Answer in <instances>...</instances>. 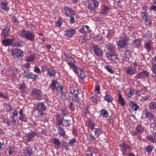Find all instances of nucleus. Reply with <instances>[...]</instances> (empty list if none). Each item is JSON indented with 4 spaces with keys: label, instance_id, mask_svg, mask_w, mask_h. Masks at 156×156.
<instances>
[{
    "label": "nucleus",
    "instance_id": "1",
    "mask_svg": "<svg viewBox=\"0 0 156 156\" xmlns=\"http://www.w3.org/2000/svg\"><path fill=\"white\" fill-rule=\"evenodd\" d=\"M20 34L22 37L32 41L34 39V35L32 32L21 30L20 31Z\"/></svg>",
    "mask_w": 156,
    "mask_h": 156
},
{
    "label": "nucleus",
    "instance_id": "2",
    "mask_svg": "<svg viewBox=\"0 0 156 156\" xmlns=\"http://www.w3.org/2000/svg\"><path fill=\"white\" fill-rule=\"evenodd\" d=\"M129 38L126 36L122 40H119L117 42L118 48L119 49L126 48L129 45L128 40Z\"/></svg>",
    "mask_w": 156,
    "mask_h": 156
},
{
    "label": "nucleus",
    "instance_id": "3",
    "mask_svg": "<svg viewBox=\"0 0 156 156\" xmlns=\"http://www.w3.org/2000/svg\"><path fill=\"white\" fill-rule=\"evenodd\" d=\"M12 54L14 59L17 61L23 56V52L20 49H14L12 51Z\"/></svg>",
    "mask_w": 156,
    "mask_h": 156
},
{
    "label": "nucleus",
    "instance_id": "4",
    "mask_svg": "<svg viewBox=\"0 0 156 156\" xmlns=\"http://www.w3.org/2000/svg\"><path fill=\"white\" fill-rule=\"evenodd\" d=\"M90 48L94 52L95 55L97 56L102 55V50L100 48L99 46L96 44H92L90 46Z\"/></svg>",
    "mask_w": 156,
    "mask_h": 156
},
{
    "label": "nucleus",
    "instance_id": "5",
    "mask_svg": "<svg viewBox=\"0 0 156 156\" xmlns=\"http://www.w3.org/2000/svg\"><path fill=\"white\" fill-rule=\"evenodd\" d=\"M149 74V73L146 70L143 71L136 75L134 77V78L136 80L139 79H143L144 77H148Z\"/></svg>",
    "mask_w": 156,
    "mask_h": 156
},
{
    "label": "nucleus",
    "instance_id": "6",
    "mask_svg": "<svg viewBox=\"0 0 156 156\" xmlns=\"http://www.w3.org/2000/svg\"><path fill=\"white\" fill-rule=\"evenodd\" d=\"M98 5L99 3L97 1H94L92 3L88 4L87 6V8L91 12L96 9L97 8Z\"/></svg>",
    "mask_w": 156,
    "mask_h": 156
},
{
    "label": "nucleus",
    "instance_id": "7",
    "mask_svg": "<svg viewBox=\"0 0 156 156\" xmlns=\"http://www.w3.org/2000/svg\"><path fill=\"white\" fill-rule=\"evenodd\" d=\"M58 125L66 126L69 125V121L64 119L63 118L61 117L58 120Z\"/></svg>",
    "mask_w": 156,
    "mask_h": 156
},
{
    "label": "nucleus",
    "instance_id": "8",
    "mask_svg": "<svg viewBox=\"0 0 156 156\" xmlns=\"http://www.w3.org/2000/svg\"><path fill=\"white\" fill-rule=\"evenodd\" d=\"M31 93L35 95L37 99L40 100L42 98V95L41 94V91L38 89H34L32 90Z\"/></svg>",
    "mask_w": 156,
    "mask_h": 156
},
{
    "label": "nucleus",
    "instance_id": "9",
    "mask_svg": "<svg viewBox=\"0 0 156 156\" xmlns=\"http://www.w3.org/2000/svg\"><path fill=\"white\" fill-rule=\"evenodd\" d=\"M64 9L65 10V14L67 16H70L74 15L75 13V11L74 10L68 7H65Z\"/></svg>",
    "mask_w": 156,
    "mask_h": 156
},
{
    "label": "nucleus",
    "instance_id": "10",
    "mask_svg": "<svg viewBox=\"0 0 156 156\" xmlns=\"http://www.w3.org/2000/svg\"><path fill=\"white\" fill-rule=\"evenodd\" d=\"M64 54L65 59L67 60L68 64L72 62H73L74 63H75V60L69 55L67 53H66L65 51H64Z\"/></svg>",
    "mask_w": 156,
    "mask_h": 156
},
{
    "label": "nucleus",
    "instance_id": "11",
    "mask_svg": "<svg viewBox=\"0 0 156 156\" xmlns=\"http://www.w3.org/2000/svg\"><path fill=\"white\" fill-rule=\"evenodd\" d=\"M14 40L13 38L12 39H11L10 38H5L2 41V44L5 46H9L12 44V41Z\"/></svg>",
    "mask_w": 156,
    "mask_h": 156
},
{
    "label": "nucleus",
    "instance_id": "12",
    "mask_svg": "<svg viewBox=\"0 0 156 156\" xmlns=\"http://www.w3.org/2000/svg\"><path fill=\"white\" fill-rule=\"evenodd\" d=\"M10 30V27L8 26L6 27L2 32V36L4 37H6L8 36Z\"/></svg>",
    "mask_w": 156,
    "mask_h": 156
},
{
    "label": "nucleus",
    "instance_id": "13",
    "mask_svg": "<svg viewBox=\"0 0 156 156\" xmlns=\"http://www.w3.org/2000/svg\"><path fill=\"white\" fill-rule=\"evenodd\" d=\"M25 76L28 79H31L33 80H36L37 78V76L33 74L32 73L27 72V73L24 74Z\"/></svg>",
    "mask_w": 156,
    "mask_h": 156
},
{
    "label": "nucleus",
    "instance_id": "14",
    "mask_svg": "<svg viewBox=\"0 0 156 156\" xmlns=\"http://www.w3.org/2000/svg\"><path fill=\"white\" fill-rule=\"evenodd\" d=\"M125 69L126 73L129 75H132L135 73V72L132 66H128L126 67Z\"/></svg>",
    "mask_w": 156,
    "mask_h": 156
},
{
    "label": "nucleus",
    "instance_id": "15",
    "mask_svg": "<svg viewBox=\"0 0 156 156\" xmlns=\"http://www.w3.org/2000/svg\"><path fill=\"white\" fill-rule=\"evenodd\" d=\"M46 109V106L44 103H38L37 106V110L39 112H43Z\"/></svg>",
    "mask_w": 156,
    "mask_h": 156
},
{
    "label": "nucleus",
    "instance_id": "16",
    "mask_svg": "<svg viewBox=\"0 0 156 156\" xmlns=\"http://www.w3.org/2000/svg\"><path fill=\"white\" fill-rule=\"evenodd\" d=\"M59 85L58 82L55 80H53L50 85V87L53 90H55Z\"/></svg>",
    "mask_w": 156,
    "mask_h": 156
},
{
    "label": "nucleus",
    "instance_id": "17",
    "mask_svg": "<svg viewBox=\"0 0 156 156\" xmlns=\"http://www.w3.org/2000/svg\"><path fill=\"white\" fill-rule=\"evenodd\" d=\"M36 135L35 132L33 131H31L29 133L27 136V140L28 142H30L32 140Z\"/></svg>",
    "mask_w": 156,
    "mask_h": 156
},
{
    "label": "nucleus",
    "instance_id": "18",
    "mask_svg": "<svg viewBox=\"0 0 156 156\" xmlns=\"http://www.w3.org/2000/svg\"><path fill=\"white\" fill-rule=\"evenodd\" d=\"M75 32V30L73 29H68L66 33V36L68 37H73Z\"/></svg>",
    "mask_w": 156,
    "mask_h": 156
},
{
    "label": "nucleus",
    "instance_id": "19",
    "mask_svg": "<svg viewBox=\"0 0 156 156\" xmlns=\"http://www.w3.org/2000/svg\"><path fill=\"white\" fill-rule=\"evenodd\" d=\"M141 44V41L140 39H136L134 40L133 42V47L136 48H139L140 47Z\"/></svg>",
    "mask_w": 156,
    "mask_h": 156
},
{
    "label": "nucleus",
    "instance_id": "20",
    "mask_svg": "<svg viewBox=\"0 0 156 156\" xmlns=\"http://www.w3.org/2000/svg\"><path fill=\"white\" fill-rule=\"evenodd\" d=\"M129 104L133 110L136 111L139 108V106L137 105L136 103L133 101H131Z\"/></svg>",
    "mask_w": 156,
    "mask_h": 156
},
{
    "label": "nucleus",
    "instance_id": "21",
    "mask_svg": "<svg viewBox=\"0 0 156 156\" xmlns=\"http://www.w3.org/2000/svg\"><path fill=\"white\" fill-rule=\"evenodd\" d=\"M151 41L146 42L144 44V48L146 49L148 52H150L152 49V47L151 45Z\"/></svg>",
    "mask_w": 156,
    "mask_h": 156
},
{
    "label": "nucleus",
    "instance_id": "22",
    "mask_svg": "<svg viewBox=\"0 0 156 156\" xmlns=\"http://www.w3.org/2000/svg\"><path fill=\"white\" fill-rule=\"evenodd\" d=\"M120 146L121 151L123 152L127 149H131V148L128 144L124 143H122L121 144Z\"/></svg>",
    "mask_w": 156,
    "mask_h": 156
},
{
    "label": "nucleus",
    "instance_id": "23",
    "mask_svg": "<svg viewBox=\"0 0 156 156\" xmlns=\"http://www.w3.org/2000/svg\"><path fill=\"white\" fill-rule=\"evenodd\" d=\"M1 8L5 11H8L10 8L7 2H3L1 3Z\"/></svg>",
    "mask_w": 156,
    "mask_h": 156
},
{
    "label": "nucleus",
    "instance_id": "24",
    "mask_svg": "<svg viewBox=\"0 0 156 156\" xmlns=\"http://www.w3.org/2000/svg\"><path fill=\"white\" fill-rule=\"evenodd\" d=\"M23 153L25 154V156H30L32 154V149L30 147H27L26 149L24 151Z\"/></svg>",
    "mask_w": 156,
    "mask_h": 156
},
{
    "label": "nucleus",
    "instance_id": "25",
    "mask_svg": "<svg viewBox=\"0 0 156 156\" xmlns=\"http://www.w3.org/2000/svg\"><path fill=\"white\" fill-rule=\"evenodd\" d=\"M93 130V131L96 137L98 136L102 132L101 130L99 128H94Z\"/></svg>",
    "mask_w": 156,
    "mask_h": 156
},
{
    "label": "nucleus",
    "instance_id": "26",
    "mask_svg": "<svg viewBox=\"0 0 156 156\" xmlns=\"http://www.w3.org/2000/svg\"><path fill=\"white\" fill-rule=\"evenodd\" d=\"M142 13L144 14V16H143V19L145 20L147 22L149 23V24H150L151 23V21L148 18L149 16L147 15V14L145 12H143Z\"/></svg>",
    "mask_w": 156,
    "mask_h": 156
},
{
    "label": "nucleus",
    "instance_id": "27",
    "mask_svg": "<svg viewBox=\"0 0 156 156\" xmlns=\"http://www.w3.org/2000/svg\"><path fill=\"white\" fill-rule=\"evenodd\" d=\"M123 54H125V56L127 58H129L131 56L132 51L129 50L126 51H124L123 52Z\"/></svg>",
    "mask_w": 156,
    "mask_h": 156
},
{
    "label": "nucleus",
    "instance_id": "28",
    "mask_svg": "<svg viewBox=\"0 0 156 156\" xmlns=\"http://www.w3.org/2000/svg\"><path fill=\"white\" fill-rule=\"evenodd\" d=\"M56 71L53 69H49L47 72V74L50 77H55L56 74Z\"/></svg>",
    "mask_w": 156,
    "mask_h": 156
},
{
    "label": "nucleus",
    "instance_id": "29",
    "mask_svg": "<svg viewBox=\"0 0 156 156\" xmlns=\"http://www.w3.org/2000/svg\"><path fill=\"white\" fill-rule=\"evenodd\" d=\"M58 134L61 136L63 137L66 135L65 130L61 127H58Z\"/></svg>",
    "mask_w": 156,
    "mask_h": 156
},
{
    "label": "nucleus",
    "instance_id": "30",
    "mask_svg": "<svg viewBox=\"0 0 156 156\" xmlns=\"http://www.w3.org/2000/svg\"><path fill=\"white\" fill-rule=\"evenodd\" d=\"M104 100L108 102H111L112 101L113 98L108 94L105 96Z\"/></svg>",
    "mask_w": 156,
    "mask_h": 156
},
{
    "label": "nucleus",
    "instance_id": "31",
    "mask_svg": "<svg viewBox=\"0 0 156 156\" xmlns=\"http://www.w3.org/2000/svg\"><path fill=\"white\" fill-rule=\"evenodd\" d=\"M100 114L102 116L105 118H107L108 116V112L106 111L105 109H103L101 110Z\"/></svg>",
    "mask_w": 156,
    "mask_h": 156
},
{
    "label": "nucleus",
    "instance_id": "32",
    "mask_svg": "<svg viewBox=\"0 0 156 156\" xmlns=\"http://www.w3.org/2000/svg\"><path fill=\"white\" fill-rule=\"evenodd\" d=\"M153 148L151 145H148L145 149V152H147L148 155H150L152 151Z\"/></svg>",
    "mask_w": 156,
    "mask_h": 156
},
{
    "label": "nucleus",
    "instance_id": "33",
    "mask_svg": "<svg viewBox=\"0 0 156 156\" xmlns=\"http://www.w3.org/2000/svg\"><path fill=\"white\" fill-rule=\"evenodd\" d=\"M149 107L150 109H156V102H151L149 105Z\"/></svg>",
    "mask_w": 156,
    "mask_h": 156
},
{
    "label": "nucleus",
    "instance_id": "34",
    "mask_svg": "<svg viewBox=\"0 0 156 156\" xmlns=\"http://www.w3.org/2000/svg\"><path fill=\"white\" fill-rule=\"evenodd\" d=\"M88 38L87 35H84L83 36H82L80 38L79 41L82 43L88 40Z\"/></svg>",
    "mask_w": 156,
    "mask_h": 156
},
{
    "label": "nucleus",
    "instance_id": "35",
    "mask_svg": "<svg viewBox=\"0 0 156 156\" xmlns=\"http://www.w3.org/2000/svg\"><path fill=\"white\" fill-rule=\"evenodd\" d=\"M136 130L138 133H143L144 131V128L141 125H138L136 128Z\"/></svg>",
    "mask_w": 156,
    "mask_h": 156
},
{
    "label": "nucleus",
    "instance_id": "36",
    "mask_svg": "<svg viewBox=\"0 0 156 156\" xmlns=\"http://www.w3.org/2000/svg\"><path fill=\"white\" fill-rule=\"evenodd\" d=\"M88 123L90 127V129L93 130L95 127V124L90 120H88Z\"/></svg>",
    "mask_w": 156,
    "mask_h": 156
},
{
    "label": "nucleus",
    "instance_id": "37",
    "mask_svg": "<svg viewBox=\"0 0 156 156\" xmlns=\"http://www.w3.org/2000/svg\"><path fill=\"white\" fill-rule=\"evenodd\" d=\"M70 92L72 94H77L78 92V90L77 88L72 87L70 88Z\"/></svg>",
    "mask_w": 156,
    "mask_h": 156
},
{
    "label": "nucleus",
    "instance_id": "38",
    "mask_svg": "<svg viewBox=\"0 0 156 156\" xmlns=\"http://www.w3.org/2000/svg\"><path fill=\"white\" fill-rule=\"evenodd\" d=\"M119 101L121 105L123 106L125 105V103L123 98H122L121 94H119Z\"/></svg>",
    "mask_w": 156,
    "mask_h": 156
},
{
    "label": "nucleus",
    "instance_id": "39",
    "mask_svg": "<svg viewBox=\"0 0 156 156\" xmlns=\"http://www.w3.org/2000/svg\"><path fill=\"white\" fill-rule=\"evenodd\" d=\"M73 101L76 102H77L76 104L79 103V98L78 97L77 94H75L72 97Z\"/></svg>",
    "mask_w": 156,
    "mask_h": 156
},
{
    "label": "nucleus",
    "instance_id": "40",
    "mask_svg": "<svg viewBox=\"0 0 156 156\" xmlns=\"http://www.w3.org/2000/svg\"><path fill=\"white\" fill-rule=\"evenodd\" d=\"M53 143L57 147L60 146L61 144L59 140L56 138H53Z\"/></svg>",
    "mask_w": 156,
    "mask_h": 156
},
{
    "label": "nucleus",
    "instance_id": "41",
    "mask_svg": "<svg viewBox=\"0 0 156 156\" xmlns=\"http://www.w3.org/2000/svg\"><path fill=\"white\" fill-rule=\"evenodd\" d=\"M106 47L108 49L111 51L113 50L114 48L113 45L110 43H107L106 44Z\"/></svg>",
    "mask_w": 156,
    "mask_h": 156
},
{
    "label": "nucleus",
    "instance_id": "42",
    "mask_svg": "<svg viewBox=\"0 0 156 156\" xmlns=\"http://www.w3.org/2000/svg\"><path fill=\"white\" fill-rule=\"evenodd\" d=\"M147 139L150 141L152 143H155L156 142V140L153 138V137L151 135L147 137Z\"/></svg>",
    "mask_w": 156,
    "mask_h": 156
},
{
    "label": "nucleus",
    "instance_id": "43",
    "mask_svg": "<svg viewBox=\"0 0 156 156\" xmlns=\"http://www.w3.org/2000/svg\"><path fill=\"white\" fill-rule=\"evenodd\" d=\"M49 69L47 65H44L41 66V70L43 72L46 71H48Z\"/></svg>",
    "mask_w": 156,
    "mask_h": 156
},
{
    "label": "nucleus",
    "instance_id": "44",
    "mask_svg": "<svg viewBox=\"0 0 156 156\" xmlns=\"http://www.w3.org/2000/svg\"><path fill=\"white\" fill-rule=\"evenodd\" d=\"M34 57L32 55H30L27 58V62H32L34 60Z\"/></svg>",
    "mask_w": 156,
    "mask_h": 156
},
{
    "label": "nucleus",
    "instance_id": "45",
    "mask_svg": "<svg viewBox=\"0 0 156 156\" xmlns=\"http://www.w3.org/2000/svg\"><path fill=\"white\" fill-rule=\"evenodd\" d=\"M56 89L58 93L61 94L63 92V87L59 85Z\"/></svg>",
    "mask_w": 156,
    "mask_h": 156
},
{
    "label": "nucleus",
    "instance_id": "46",
    "mask_svg": "<svg viewBox=\"0 0 156 156\" xmlns=\"http://www.w3.org/2000/svg\"><path fill=\"white\" fill-rule=\"evenodd\" d=\"M105 68L107 71L111 73H113L114 72L111 67L108 65H106L105 66Z\"/></svg>",
    "mask_w": 156,
    "mask_h": 156
},
{
    "label": "nucleus",
    "instance_id": "47",
    "mask_svg": "<svg viewBox=\"0 0 156 156\" xmlns=\"http://www.w3.org/2000/svg\"><path fill=\"white\" fill-rule=\"evenodd\" d=\"M12 20L13 21L14 23L16 25H18L19 23V21L18 20L16 16H13Z\"/></svg>",
    "mask_w": 156,
    "mask_h": 156
},
{
    "label": "nucleus",
    "instance_id": "48",
    "mask_svg": "<svg viewBox=\"0 0 156 156\" xmlns=\"http://www.w3.org/2000/svg\"><path fill=\"white\" fill-rule=\"evenodd\" d=\"M145 115L146 116V117L149 118V117H154V115L151 112H149L147 111H145Z\"/></svg>",
    "mask_w": 156,
    "mask_h": 156
},
{
    "label": "nucleus",
    "instance_id": "49",
    "mask_svg": "<svg viewBox=\"0 0 156 156\" xmlns=\"http://www.w3.org/2000/svg\"><path fill=\"white\" fill-rule=\"evenodd\" d=\"M69 17L70 19L69 20V23L71 24L74 23L75 20L73 15Z\"/></svg>",
    "mask_w": 156,
    "mask_h": 156
},
{
    "label": "nucleus",
    "instance_id": "50",
    "mask_svg": "<svg viewBox=\"0 0 156 156\" xmlns=\"http://www.w3.org/2000/svg\"><path fill=\"white\" fill-rule=\"evenodd\" d=\"M26 115L24 114L20 115L19 119L22 121L25 122L26 121V120L25 119Z\"/></svg>",
    "mask_w": 156,
    "mask_h": 156
},
{
    "label": "nucleus",
    "instance_id": "51",
    "mask_svg": "<svg viewBox=\"0 0 156 156\" xmlns=\"http://www.w3.org/2000/svg\"><path fill=\"white\" fill-rule=\"evenodd\" d=\"M2 98L4 99H7L8 98V96L5 95L4 93L0 92V98Z\"/></svg>",
    "mask_w": 156,
    "mask_h": 156
},
{
    "label": "nucleus",
    "instance_id": "52",
    "mask_svg": "<svg viewBox=\"0 0 156 156\" xmlns=\"http://www.w3.org/2000/svg\"><path fill=\"white\" fill-rule=\"evenodd\" d=\"M109 8L106 7L105 6H103V8L102 11L101 12L102 14H107V11H108Z\"/></svg>",
    "mask_w": 156,
    "mask_h": 156
},
{
    "label": "nucleus",
    "instance_id": "53",
    "mask_svg": "<svg viewBox=\"0 0 156 156\" xmlns=\"http://www.w3.org/2000/svg\"><path fill=\"white\" fill-rule=\"evenodd\" d=\"M152 35V32L150 30H148L145 34V36L146 37L151 38V37Z\"/></svg>",
    "mask_w": 156,
    "mask_h": 156
},
{
    "label": "nucleus",
    "instance_id": "54",
    "mask_svg": "<svg viewBox=\"0 0 156 156\" xmlns=\"http://www.w3.org/2000/svg\"><path fill=\"white\" fill-rule=\"evenodd\" d=\"M34 71L36 73H40L41 72V71L39 67L37 66H35L34 68Z\"/></svg>",
    "mask_w": 156,
    "mask_h": 156
},
{
    "label": "nucleus",
    "instance_id": "55",
    "mask_svg": "<svg viewBox=\"0 0 156 156\" xmlns=\"http://www.w3.org/2000/svg\"><path fill=\"white\" fill-rule=\"evenodd\" d=\"M3 122L6 125L9 126L10 124V121L8 119H4Z\"/></svg>",
    "mask_w": 156,
    "mask_h": 156
},
{
    "label": "nucleus",
    "instance_id": "56",
    "mask_svg": "<svg viewBox=\"0 0 156 156\" xmlns=\"http://www.w3.org/2000/svg\"><path fill=\"white\" fill-rule=\"evenodd\" d=\"M61 98L63 100H66L67 99L68 97L66 94H63L61 95Z\"/></svg>",
    "mask_w": 156,
    "mask_h": 156
},
{
    "label": "nucleus",
    "instance_id": "57",
    "mask_svg": "<svg viewBox=\"0 0 156 156\" xmlns=\"http://www.w3.org/2000/svg\"><path fill=\"white\" fill-rule=\"evenodd\" d=\"M62 145L64 147L66 150H69V148L68 147V145L67 143L65 142L62 143Z\"/></svg>",
    "mask_w": 156,
    "mask_h": 156
},
{
    "label": "nucleus",
    "instance_id": "58",
    "mask_svg": "<svg viewBox=\"0 0 156 156\" xmlns=\"http://www.w3.org/2000/svg\"><path fill=\"white\" fill-rule=\"evenodd\" d=\"M75 142H76V140L75 139H73L70 140L69 142V145H72Z\"/></svg>",
    "mask_w": 156,
    "mask_h": 156
},
{
    "label": "nucleus",
    "instance_id": "59",
    "mask_svg": "<svg viewBox=\"0 0 156 156\" xmlns=\"http://www.w3.org/2000/svg\"><path fill=\"white\" fill-rule=\"evenodd\" d=\"M62 23V21L59 20L57 21L55 23V26L56 27H60Z\"/></svg>",
    "mask_w": 156,
    "mask_h": 156
},
{
    "label": "nucleus",
    "instance_id": "60",
    "mask_svg": "<svg viewBox=\"0 0 156 156\" xmlns=\"http://www.w3.org/2000/svg\"><path fill=\"white\" fill-rule=\"evenodd\" d=\"M113 53H112V52L109 51L108 52H107L106 54V56L109 58V59H110L111 56H112V54Z\"/></svg>",
    "mask_w": 156,
    "mask_h": 156
},
{
    "label": "nucleus",
    "instance_id": "61",
    "mask_svg": "<svg viewBox=\"0 0 156 156\" xmlns=\"http://www.w3.org/2000/svg\"><path fill=\"white\" fill-rule=\"evenodd\" d=\"M74 63L73 62H72L71 63H69L68 64L69 65L71 68L73 69L76 67V66L75 65Z\"/></svg>",
    "mask_w": 156,
    "mask_h": 156
},
{
    "label": "nucleus",
    "instance_id": "62",
    "mask_svg": "<svg viewBox=\"0 0 156 156\" xmlns=\"http://www.w3.org/2000/svg\"><path fill=\"white\" fill-rule=\"evenodd\" d=\"M117 58V56L115 55L113 53L112 54V56H111L110 59L112 60H114L115 59H116Z\"/></svg>",
    "mask_w": 156,
    "mask_h": 156
},
{
    "label": "nucleus",
    "instance_id": "63",
    "mask_svg": "<svg viewBox=\"0 0 156 156\" xmlns=\"http://www.w3.org/2000/svg\"><path fill=\"white\" fill-rule=\"evenodd\" d=\"M68 112L65 109H63L62 110L61 114L63 115H65L67 114Z\"/></svg>",
    "mask_w": 156,
    "mask_h": 156
},
{
    "label": "nucleus",
    "instance_id": "64",
    "mask_svg": "<svg viewBox=\"0 0 156 156\" xmlns=\"http://www.w3.org/2000/svg\"><path fill=\"white\" fill-rule=\"evenodd\" d=\"M151 69L153 72L156 71V64H154L152 66Z\"/></svg>",
    "mask_w": 156,
    "mask_h": 156
}]
</instances>
